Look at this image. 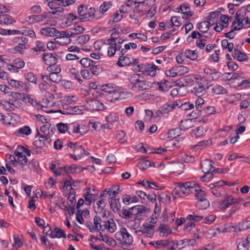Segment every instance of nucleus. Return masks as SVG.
Here are the masks:
<instances>
[{
  "instance_id": "1",
  "label": "nucleus",
  "mask_w": 250,
  "mask_h": 250,
  "mask_svg": "<svg viewBox=\"0 0 250 250\" xmlns=\"http://www.w3.org/2000/svg\"><path fill=\"white\" fill-rule=\"evenodd\" d=\"M77 13L79 16V20L83 22L98 20L102 17L97 13L95 8L88 7L87 5L83 4L78 6Z\"/></svg>"
},
{
  "instance_id": "2",
  "label": "nucleus",
  "mask_w": 250,
  "mask_h": 250,
  "mask_svg": "<svg viewBox=\"0 0 250 250\" xmlns=\"http://www.w3.org/2000/svg\"><path fill=\"white\" fill-rule=\"evenodd\" d=\"M129 83L128 87L131 90L141 91L148 89V83L144 80L141 74H134L129 76Z\"/></svg>"
},
{
  "instance_id": "3",
  "label": "nucleus",
  "mask_w": 250,
  "mask_h": 250,
  "mask_svg": "<svg viewBox=\"0 0 250 250\" xmlns=\"http://www.w3.org/2000/svg\"><path fill=\"white\" fill-rule=\"evenodd\" d=\"M241 201V199L234 198L232 195H226L224 199L219 203L218 207L221 210L225 209L230 205L239 204Z\"/></svg>"
},
{
  "instance_id": "4",
  "label": "nucleus",
  "mask_w": 250,
  "mask_h": 250,
  "mask_svg": "<svg viewBox=\"0 0 250 250\" xmlns=\"http://www.w3.org/2000/svg\"><path fill=\"white\" fill-rule=\"evenodd\" d=\"M195 196L198 201L196 203L197 206L201 209H206L209 206L208 201L205 198L206 194L202 189H198L195 193Z\"/></svg>"
},
{
  "instance_id": "5",
  "label": "nucleus",
  "mask_w": 250,
  "mask_h": 250,
  "mask_svg": "<svg viewBox=\"0 0 250 250\" xmlns=\"http://www.w3.org/2000/svg\"><path fill=\"white\" fill-rule=\"evenodd\" d=\"M99 231L101 229L104 231L105 229H108L111 233L115 231L116 230V225L113 219H110L108 221H102L101 219V222L98 224Z\"/></svg>"
},
{
  "instance_id": "6",
  "label": "nucleus",
  "mask_w": 250,
  "mask_h": 250,
  "mask_svg": "<svg viewBox=\"0 0 250 250\" xmlns=\"http://www.w3.org/2000/svg\"><path fill=\"white\" fill-rule=\"evenodd\" d=\"M179 104L177 101L164 104L156 112V114H157V116H160V114L167 113L175 109L177 106Z\"/></svg>"
},
{
  "instance_id": "7",
  "label": "nucleus",
  "mask_w": 250,
  "mask_h": 250,
  "mask_svg": "<svg viewBox=\"0 0 250 250\" xmlns=\"http://www.w3.org/2000/svg\"><path fill=\"white\" fill-rule=\"evenodd\" d=\"M196 187H199V185L195 184L193 181L183 183V190L184 189L185 195H187L193 192H195V193H196L198 190V189L195 188Z\"/></svg>"
},
{
  "instance_id": "8",
  "label": "nucleus",
  "mask_w": 250,
  "mask_h": 250,
  "mask_svg": "<svg viewBox=\"0 0 250 250\" xmlns=\"http://www.w3.org/2000/svg\"><path fill=\"white\" fill-rule=\"evenodd\" d=\"M87 104L90 109L93 111L104 110L105 109L104 104L97 99L90 100Z\"/></svg>"
},
{
  "instance_id": "9",
  "label": "nucleus",
  "mask_w": 250,
  "mask_h": 250,
  "mask_svg": "<svg viewBox=\"0 0 250 250\" xmlns=\"http://www.w3.org/2000/svg\"><path fill=\"white\" fill-rule=\"evenodd\" d=\"M120 233L122 236L121 241L125 244L130 245L133 241V237L128 232L126 229L122 228L121 229Z\"/></svg>"
},
{
  "instance_id": "10",
  "label": "nucleus",
  "mask_w": 250,
  "mask_h": 250,
  "mask_svg": "<svg viewBox=\"0 0 250 250\" xmlns=\"http://www.w3.org/2000/svg\"><path fill=\"white\" fill-rule=\"evenodd\" d=\"M129 210L131 213V216L135 215V219H138L139 214L141 215L145 213L148 209L142 205H137L129 208Z\"/></svg>"
},
{
  "instance_id": "11",
  "label": "nucleus",
  "mask_w": 250,
  "mask_h": 250,
  "mask_svg": "<svg viewBox=\"0 0 250 250\" xmlns=\"http://www.w3.org/2000/svg\"><path fill=\"white\" fill-rule=\"evenodd\" d=\"M208 88V86L207 83H206V85H205L202 82H198L192 92L194 93L196 96L200 97L205 93V90Z\"/></svg>"
},
{
  "instance_id": "12",
  "label": "nucleus",
  "mask_w": 250,
  "mask_h": 250,
  "mask_svg": "<svg viewBox=\"0 0 250 250\" xmlns=\"http://www.w3.org/2000/svg\"><path fill=\"white\" fill-rule=\"evenodd\" d=\"M101 222V217L98 215L94 217L93 219V224L91 222H86V225L89 229L91 232H94L95 231H99L98 224Z\"/></svg>"
},
{
  "instance_id": "13",
  "label": "nucleus",
  "mask_w": 250,
  "mask_h": 250,
  "mask_svg": "<svg viewBox=\"0 0 250 250\" xmlns=\"http://www.w3.org/2000/svg\"><path fill=\"white\" fill-rule=\"evenodd\" d=\"M42 60L44 63L48 66L55 65L58 61V59L52 53L48 52L43 54Z\"/></svg>"
},
{
  "instance_id": "14",
  "label": "nucleus",
  "mask_w": 250,
  "mask_h": 250,
  "mask_svg": "<svg viewBox=\"0 0 250 250\" xmlns=\"http://www.w3.org/2000/svg\"><path fill=\"white\" fill-rule=\"evenodd\" d=\"M40 33L49 37H55L58 36L60 32L54 27H45L41 30Z\"/></svg>"
},
{
  "instance_id": "15",
  "label": "nucleus",
  "mask_w": 250,
  "mask_h": 250,
  "mask_svg": "<svg viewBox=\"0 0 250 250\" xmlns=\"http://www.w3.org/2000/svg\"><path fill=\"white\" fill-rule=\"evenodd\" d=\"M109 203L111 208L115 213H120L121 212V205L119 198L116 199L115 197H111L109 198Z\"/></svg>"
},
{
  "instance_id": "16",
  "label": "nucleus",
  "mask_w": 250,
  "mask_h": 250,
  "mask_svg": "<svg viewBox=\"0 0 250 250\" xmlns=\"http://www.w3.org/2000/svg\"><path fill=\"white\" fill-rule=\"evenodd\" d=\"M250 243V234H249L246 238V240L243 238L239 239V242L237 246L238 250H249V243Z\"/></svg>"
},
{
  "instance_id": "17",
  "label": "nucleus",
  "mask_w": 250,
  "mask_h": 250,
  "mask_svg": "<svg viewBox=\"0 0 250 250\" xmlns=\"http://www.w3.org/2000/svg\"><path fill=\"white\" fill-rule=\"evenodd\" d=\"M213 167L212 161L209 159L204 160L201 164V168L204 173H211L210 171Z\"/></svg>"
},
{
  "instance_id": "18",
  "label": "nucleus",
  "mask_w": 250,
  "mask_h": 250,
  "mask_svg": "<svg viewBox=\"0 0 250 250\" xmlns=\"http://www.w3.org/2000/svg\"><path fill=\"white\" fill-rule=\"evenodd\" d=\"M121 93L119 91L116 89H112L111 92L109 94L105 95V97L106 100L111 102H114L121 99Z\"/></svg>"
},
{
  "instance_id": "19",
  "label": "nucleus",
  "mask_w": 250,
  "mask_h": 250,
  "mask_svg": "<svg viewBox=\"0 0 250 250\" xmlns=\"http://www.w3.org/2000/svg\"><path fill=\"white\" fill-rule=\"evenodd\" d=\"M234 59L239 62H244L248 60V57L246 54L242 52L238 49H234L232 55Z\"/></svg>"
},
{
  "instance_id": "20",
  "label": "nucleus",
  "mask_w": 250,
  "mask_h": 250,
  "mask_svg": "<svg viewBox=\"0 0 250 250\" xmlns=\"http://www.w3.org/2000/svg\"><path fill=\"white\" fill-rule=\"evenodd\" d=\"M49 235L51 238H65L66 236L65 232L59 227H56L53 230L51 231Z\"/></svg>"
},
{
  "instance_id": "21",
  "label": "nucleus",
  "mask_w": 250,
  "mask_h": 250,
  "mask_svg": "<svg viewBox=\"0 0 250 250\" xmlns=\"http://www.w3.org/2000/svg\"><path fill=\"white\" fill-rule=\"evenodd\" d=\"M179 186L174 188L172 191V194L173 198L176 199L179 197H181L183 195H185V192L183 191V183H179Z\"/></svg>"
},
{
  "instance_id": "22",
  "label": "nucleus",
  "mask_w": 250,
  "mask_h": 250,
  "mask_svg": "<svg viewBox=\"0 0 250 250\" xmlns=\"http://www.w3.org/2000/svg\"><path fill=\"white\" fill-rule=\"evenodd\" d=\"M14 155L18 157V163L20 165L22 168H23L26 165L28 159L26 157L23 155L22 152L15 151L14 153Z\"/></svg>"
},
{
  "instance_id": "23",
  "label": "nucleus",
  "mask_w": 250,
  "mask_h": 250,
  "mask_svg": "<svg viewBox=\"0 0 250 250\" xmlns=\"http://www.w3.org/2000/svg\"><path fill=\"white\" fill-rule=\"evenodd\" d=\"M32 132L31 129L28 125H24L20 128L16 132L18 136H22V135H29Z\"/></svg>"
},
{
  "instance_id": "24",
  "label": "nucleus",
  "mask_w": 250,
  "mask_h": 250,
  "mask_svg": "<svg viewBox=\"0 0 250 250\" xmlns=\"http://www.w3.org/2000/svg\"><path fill=\"white\" fill-rule=\"evenodd\" d=\"M224 185L231 187L233 186L234 184L231 183H229L227 181H225L224 180H220L213 184H210L208 186V187H214L217 188L221 189V190H223V186Z\"/></svg>"
},
{
  "instance_id": "25",
  "label": "nucleus",
  "mask_w": 250,
  "mask_h": 250,
  "mask_svg": "<svg viewBox=\"0 0 250 250\" xmlns=\"http://www.w3.org/2000/svg\"><path fill=\"white\" fill-rule=\"evenodd\" d=\"M224 185L231 187L233 186L234 184L231 183H229L227 181H225L224 180H220L213 184H210L208 186V187H214L217 188L221 189V190H223V186Z\"/></svg>"
},
{
  "instance_id": "26",
  "label": "nucleus",
  "mask_w": 250,
  "mask_h": 250,
  "mask_svg": "<svg viewBox=\"0 0 250 250\" xmlns=\"http://www.w3.org/2000/svg\"><path fill=\"white\" fill-rule=\"evenodd\" d=\"M181 130L179 128L170 129L167 133V138L170 140L177 138L181 135Z\"/></svg>"
},
{
  "instance_id": "27",
  "label": "nucleus",
  "mask_w": 250,
  "mask_h": 250,
  "mask_svg": "<svg viewBox=\"0 0 250 250\" xmlns=\"http://www.w3.org/2000/svg\"><path fill=\"white\" fill-rule=\"evenodd\" d=\"M117 64L120 67H123L125 65L131 64V61L129 57L126 56H120Z\"/></svg>"
},
{
  "instance_id": "28",
  "label": "nucleus",
  "mask_w": 250,
  "mask_h": 250,
  "mask_svg": "<svg viewBox=\"0 0 250 250\" xmlns=\"http://www.w3.org/2000/svg\"><path fill=\"white\" fill-rule=\"evenodd\" d=\"M161 243L162 244V246H166L168 245H170L171 244L173 243V245L169 249L171 250H173L176 249L178 246V243L177 241H174L171 238H168L167 240H161Z\"/></svg>"
},
{
  "instance_id": "29",
  "label": "nucleus",
  "mask_w": 250,
  "mask_h": 250,
  "mask_svg": "<svg viewBox=\"0 0 250 250\" xmlns=\"http://www.w3.org/2000/svg\"><path fill=\"white\" fill-rule=\"evenodd\" d=\"M13 22H15V21L12 19L10 16L7 14L0 15V24H10Z\"/></svg>"
},
{
  "instance_id": "30",
  "label": "nucleus",
  "mask_w": 250,
  "mask_h": 250,
  "mask_svg": "<svg viewBox=\"0 0 250 250\" xmlns=\"http://www.w3.org/2000/svg\"><path fill=\"white\" fill-rule=\"evenodd\" d=\"M70 32L72 33V38H75L80 34L82 33L84 28L79 25H74V27L70 28Z\"/></svg>"
},
{
  "instance_id": "31",
  "label": "nucleus",
  "mask_w": 250,
  "mask_h": 250,
  "mask_svg": "<svg viewBox=\"0 0 250 250\" xmlns=\"http://www.w3.org/2000/svg\"><path fill=\"white\" fill-rule=\"evenodd\" d=\"M28 42V39L24 36H21L18 37H16L13 39V42L15 43H17L18 45H24V46H28L27 44Z\"/></svg>"
},
{
  "instance_id": "32",
  "label": "nucleus",
  "mask_w": 250,
  "mask_h": 250,
  "mask_svg": "<svg viewBox=\"0 0 250 250\" xmlns=\"http://www.w3.org/2000/svg\"><path fill=\"white\" fill-rule=\"evenodd\" d=\"M112 6V3L110 1L104 2L99 8V12L101 14H104Z\"/></svg>"
},
{
  "instance_id": "33",
  "label": "nucleus",
  "mask_w": 250,
  "mask_h": 250,
  "mask_svg": "<svg viewBox=\"0 0 250 250\" xmlns=\"http://www.w3.org/2000/svg\"><path fill=\"white\" fill-rule=\"evenodd\" d=\"M169 82L166 80H162L159 82H157V85L159 86V90L162 92H167L169 90L170 86L168 85Z\"/></svg>"
},
{
  "instance_id": "34",
  "label": "nucleus",
  "mask_w": 250,
  "mask_h": 250,
  "mask_svg": "<svg viewBox=\"0 0 250 250\" xmlns=\"http://www.w3.org/2000/svg\"><path fill=\"white\" fill-rule=\"evenodd\" d=\"M184 167V165L182 162H177L173 163L172 166V172L180 174L182 173Z\"/></svg>"
},
{
  "instance_id": "35",
  "label": "nucleus",
  "mask_w": 250,
  "mask_h": 250,
  "mask_svg": "<svg viewBox=\"0 0 250 250\" xmlns=\"http://www.w3.org/2000/svg\"><path fill=\"white\" fill-rule=\"evenodd\" d=\"M191 120L188 119L185 120H181L180 122V129L181 131L183 130L185 131L192 127Z\"/></svg>"
},
{
  "instance_id": "36",
  "label": "nucleus",
  "mask_w": 250,
  "mask_h": 250,
  "mask_svg": "<svg viewBox=\"0 0 250 250\" xmlns=\"http://www.w3.org/2000/svg\"><path fill=\"white\" fill-rule=\"evenodd\" d=\"M105 206V203L104 199H101L97 201L96 205H94V209L96 213H100Z\"/></svg>"
},
{
  "instance_id": "37",
  "label": "nucleus",
  "mask_w": 250,
  "mask_h": 250,
  "mask_svg": "<svg viewBox=\"0 0 250 250\" xmlns=\"http://www.w3.org/2000/svg\"><path fill=\"white\" fill-rule=\"evenodd\" d=\"M159 69H160V68L158 67V66L155 65L154 64L149 63V67H148V69L147 71H146V74L149 76L154 77L156 74L157 70Z\"/></svg>"
},
{
  "instance_id": "38",
  "label": "nucleus",
  "mask_w": 250,
  "mask_h": 250,
  "mask_svg": "<svg viewBox=\"0 0 250 250\" xmlns=\"http://www.w3.org/2000/svg\"><path fill=\"white\" fill-rule=\"evenodd\" d=\"M212 92L216 95L225 94L228 93V90L224 88L223 86L216 85L212 88Z\"/></svg>"
},
{
  "instance_id": "39",
  "label": "nucleus",
  "mask_w": 250,
  "mask_h": 250,
  "mask_svg": "<svg viewBox=\"0 0 250 250\" xmlns=\"http://www.w3.org/2000/svg\"><path fill=\"white\" fill-rule=\"evenodd\" d=\"M137 166L141 169L146 170L148 167L152 166V165L151 163L149 161L146 159H142L138 162Z\"/></svg>"
},
{
  "instance_id": "40",
  "label": "nucleus",
  "mask_w": 250,
  "mask_h": 250,
  "mask_svg": "<svg viewBox=\"0 0 250 250\" xmlns=\"http://www.w3.org/2000/svg\"><path fill=\"white\" fill-rule=\"evenodd\" d=\"M74 152L78 155L79 158H82L83 154L87 155L89 153L86 151L83 146L78 145L76 146L74 150Z\"/></svg>"
},
{
  "instance_id": "41",
  "label": "nucleus",
  "mask_w": 250,
  "mask_h": 250,
  "mask_svg": "<svg viewBox=\"0 0 250 250\" xmlns=\"http://www.w3.org/2000/svg\"><path fill=\"white\" fill-rule=\"evenodd\" d=\"M250 227V221H242L236 226L235 229L239 231L245 230Z\"/></svg>"
},
{
  "instance_id": "42",
  "label": "nucleus",
  "mask_w": 250,
  "mask_h": 250,
  "mask_svg": "<svg viewBox=\"0 0 250 250\" xmlns=\"http://www.w3.org/2000/svg\"><path fill=\"white\" fill-rule=\"evenodd\" d=\"M204 134L203 127L199 126L192 130L190 135L192 137L197 138Z\"/></svg>"
},
{
  "instance_id": "43",
  "label": "nucleus",
  "mask_w": 250,
  "mask_h": 250,
  "mask_svg": "<svg viewBox=\"0 0 250 250\" xmlns=\"http://www.w3.org/2000/svg\"><path fill=\"white\" fill-rule=\"evenodd\" d=\"M39 87L41 89L47 91L48 90H50L52 91L55 92L57 91V88L55 85H48L47 83H41L39 84Z\"/></svg>"
},
{
  "instance_id": "44",
  "label": "nucleus",
  "mask_w": 250,
  "mask_h": 250,
  "mask_svg": "<svg viewBox=\"0 0 250 250\" xmlns=\"http://www.w3.org/2000/svg\"><path fill=\"white\" fill-rule=\"evenodd\" d=\"M96 64L93 63V65H91L90 66L89 71L90 73L93 75H97L99 74L102 71V67L99 65H95Z\"/></svg>"
},
{
  "instance_id": "45",
  "label": "nucleus",
  "mask_w": 250,
  "mask_h": 250,
  "mask_svg": "<svg viewBox=\"0 0 250 250\" xmlns=\"http://www.w3.org/2000/svg\"><path fill=\"white\" fill-rule=\"evenodd\" d=\"M158 230L160 233H163V236H167L169 234L171 233L172 232V230L167 226L161 224Z\"/></svg>"
},
{
  "instance_id": "46",
  "label": "nucleus",
  "mask_w": 250,
  "mask_h": 250,
  "mask_svg": "<svg viewBox=\"0 0 250 250\" xmlns=\"http://www.w3.org/2000/svg\"><path fill=\"white\" fill-rule=\"evenodd\" d=\"M58 11H48L44 12L41 15H39L40 21L46 19H51L53 18V16L55 15Z\"/></svg>"
},
{
  "instance_id": "47",
  "label": "nucleus",
  "mask_w": 250,
  "mask_h": 250,
  "mask_svg": "<svg viewBox=\"0 0 250 250\" xmlns=\"http://www.w3.org/2000/svg\"><path fill=\"white\" fill-rule=\"evenodd\" d=\"M21 31V35L22 36H28L31 38L35 37L36 34L34 31L28 27H23Z\"/></svg>"
},
{
  "instance_id": "48",
  "label": "nucleus",
  "mask_w": 250,
  "mask_h": 250,
  "mask_svg": "<svg viewBox=\"0 0 250 250\" xmlns=\"http://www.w3.org/2000/svg\"><path fill=\"white\" fill-rule=\"evenodd\" d=\"M185 56L186 58L191 60H195L198 57L197 53L195 51L188 49L184 52Z\"/></svg>"
},
{
  "instance_id": "49",
  "label": "nucleus",
  "mask_w": 250,
  "mask_h": 250,
  "mask_svg": "<svg viewBox=\"0 0 250 250\" xmlns=\"http://www.w3.org/2000/svg\"><path fill=\"white\" fill-rule=\"evenodd\" d=\"M49 81L54 83H59L62 80V75L59 74L51 72L49 76Z\"/></svg>"
},
{
  "instance_id": "50",
  "label": "nucleus",
  "mask_w": 250,
  "mask_h": 250,
  "mask_svg": "<svg viewBox=\"0 0 250 250\" xmlns=\"http://www.w3.org/2000/svg\"><path fill=\"white\" fill-rule=\"evenodd\" d=\"M7 81L8 84L12 87L18 88L20 89L23 87V83L22 82L9 79Z\"/></svg>"
},
{
  "instance_id": "51",
  "label": "nucleus",
  "mask_w": 250,
  "mask_h": 250,
  "mask_svg": "<svg viewBox=\"0 0 250 250\" xmlns=\"http://www.w3.org/2000/svg\"><path fill=\"white\" fill-rule=\"evenodd\" d=\"M90 36L89 35L85 34L80 36L76 40V43L78 44H83L86 43L89 41Z\"/></svg>"
},
{
  "instance_id": "52",
  "label": "nucleus",
  "mask_w": 250,
  "mask_h": 250,
  "mask_svg": "<svg viewBox=\"0 0 250 250\" xmlns=\"http://www.w3.org/2000/svg\"><path fill=\"white\" fill-rule=\"evenodd\" d=\"M82 65L84 67H88L91 66V65H93V63L96 64V62L91 60L90 59L88 58H84L82 59L80 61Z\"/></svg>"
},
{
  "instance_id": "53",
  "label": "nucleus",
  "mask_w": 250,
  "mask_h": 250,
  "mask_svg": "<svg viewBox=\"0 0 250 250\" xmlns=\"http://www.w3.org/2000/svg\"><path fill=\"white\" fill-rule=\"evenodd\" d=\"M69 72L71 75V77H73L74 79L78 80L80 84L82 83L83 81L81 79L79 71L75 68H70Z\"/></svg>"
},
{
  "instance_id": "54",
  "label": "nucleus",
  "mask_w": 250,
  "mask_h": 250,
  "mask_svg": "<svg viewBox=\"0 0 250 250\" xmlns=\"http://www.w3.org/2000/svg\"><path fill=\"white\" fill-rule=\"evenodd\" d=\"M80 125L77 123H73L70 124L69 126L68 133L69 134L79 133Z\"/></svg>"
},
{
  "instance_id": "55",
  "label": "nucleus",
  "mask_w": 250,
  "mask_h": 250,
  "mask_svg": "<svg viewBox=\"0 0 250 250\" xmlns=\"http://www.w3.org/2000/svg\"><path fill=\"white\" fill-rule=\"evenodd\" d=\"M149 63H141L138 64L136 67L135 68V70H136L138 72H141L143 74H145L147 71L148 69V67H149Z\"/></svg>"
},
{
  "instance_id": "56",
  "label": "nucleus",
  "mask_w": 250,
  "mask_h": 250,
  "mask_svg": "<svg viewBox=\"0 0 250 250\" xmlns=\"http://www.w3.org/2000/svg\"><path fill=\"white\" fill-rule=\"evenodd\" d=\"M25 21L28 22L29 24H33L34 23L40 22L39 15L28 16L25 19Z\"/></svg>"
},
{
  "instance_id": "57",
  "label": "nucleus",
  "mask_w": 250,
  "mask_h": 250,
  "mask_svg": "<svg viewBox=\"0 0 250 250\" xmlns=\"http://www.w3.org/2000/svg\"><path fill=\"white\" fill-rule=\"evenodd\" d=\"M203 218V216L195 214V213L194 212L193 214L188 215L186 219L188 221H193L197 222L202 220Z\"/></svg>"
},
{
  "instance_id": "58",
  "label": "nucleus",
  "mask_w": 250,
  "mask_h": 250,
  "mask_svg": "<svg viewBox=\"0 0 250 250\" xmlns=\"http://www.w3.org/2000/svg\"><path fill=\"white\" fill-rule=\"evenodd\" d=\"M216 109L214 106H208L204 107L202 110V112L205 113L206 116H209L212 114H215Z\"/></svg>"
},
{
  "instance_id": "59",
  "label": "nucleus",
  "mask_w": 250,
  "mask_h": 250,
  "mask_svg": "<svg viewBox=\"0 0 250 250\" xmlns=\"http://www.w3.org/2000/svg\"><path fill=\"white\" fill-rule=\"evenodd\" d=\"M208 23L207 21H202L198 22L197 24V28L202 33H206L208 32Z\"/></svg>"
},
{
  "instance_id": "60",
  "label": "nucleus",
  "mask_w": 250,
  "mask_h": 250,
  "mask_svg": "<svg viewBox=\"0 0 250 250\" xmlns=\"http://www.w3.org/2000/svg\"><path fill=\"white\" fill-rule=\"evenodd\" d=\"M128 36L132 39H141L144 41H146L147 39V37L146 35L141 33H133L129 34Z\"/></svg>"
},
{
  "instance_id": "61",
  "label": "nucleus",
  "mask_w": 250,
  "mask_h": 250,
  "mask_svg": "<svg viewBox=\"0 0 250 250\" xmlns=\"http://www.w3.org/2000/svg\"><path fill=\"white\" fill-rule=\"evenodd\" d=\"M220 12H211L208 18V20L212 22V23H215L217 21Z\"/></svg>"
},
{
  "instance_id": "62",
  "label": "nucleus",
  "mask_w": 250,
  "mask_h": 250,
  "mask_svg": "<svg viewBox=\"0 0 250 250\" xmlns=\"http://www.w3.org/2000/svg\"><path fill=\"white\" fill-rule=\"evenodd\" d=\"M24 100L30 103L33 106L39 108L41 105L39 102H38L33 97H31L30 96L28 95L27 97H25Z\"/></svg>"
},
{
  "instance_id": "63",
  "label": "nucleus",
  "mask_w": 250,
  "mask_h": 250,
  "mask_svg": "<svg viewBox=\"0 0 250 250\" xmlns=\"http://www.w3.org/2000/svg\"><path fill=\"white\" fill-rule=\"evenodd\" d=\"M77 167L75 165H66L64 166V171L67 174L77 172Z\"/></svg>"
},
{
  "instance_id": "64",
  "label": "nucleus",
  "mask_w": 250,
  "mask_h": 250,
  "mask_svg": "<svg viewBox=\"0 0 250 250\" xmlns=\"http://www.w3.org/2000/svg\"><path fill=\"white\" fill-rule=\"evenodd\" d=\"M56 126L58 131L61 133H64L68 129L69 130V127H68L67 124L62 123L57 124Z\"/></svg>"
}]
</instances>
